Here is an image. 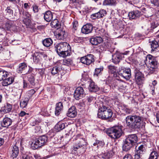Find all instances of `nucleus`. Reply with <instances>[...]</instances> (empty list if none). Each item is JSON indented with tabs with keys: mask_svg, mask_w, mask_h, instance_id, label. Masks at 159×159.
<instances>
[{
	"mask_svg": "<svg viewBox=\"0 0 159 159\" xmlns=\"http://www.w3.org/2000/svg\"><path fill=\"white\" fill-rule=\"evenodd\" d=\"M54 48L57 54L60 57H65L70 55L71 48L66 42L58 43L55 45Z\"/></svg>",
	"mask_w": 159,
	"mask_h": 159,
	"instance_id": "f257e3e1",
	"label": "nucleus"
},
{
	"mask_svg": "<svg viewBox=\"0 0 159 159\" xmlns=\"http://www.w3.org/2000/svg\"><path fill=\"white\" fill-rule=\"evenodd\" d=\"M142 119V117L139 116H128L126 118L127 125L133 129H139L141 126Z\"/></svg>",
	"mask_w": 159,
	"mask_h": 159,
	"instance_id": "f03ea898",
	"label": "nucleus"
},
{
	"mask_svg": "<svg viewBox=\"0 0 159 159\" xmlns=\"http://www.w3.org/2000/svg\"><path fill=\"white\" fill-rule=\"evenodd\" d=\"M138 138L135 134L129 135L126 137L123 146L124 151H127L137 143Z\"/></svg>",
	"mask_w": 159,
	"mask_h": 159,
	"instance_id": "7ed1b4c3",
	"label": "nucleus"
},
{
	"mask_svg": "<svg viewBox=\"0 0 159 159\" xmlns=\"http://www.w3.org/2000/svg\"><path fill=\"white\" fill-rule=\"evenodd\" d=\"M113 115L111 110L108 106L102 104L99 106L98 116L102 119H107L111 117Z\"/></svg>",
	"mask_w": 159,
	"mask_h": 159,
	"instance_id": "20e7f679",
	"label": "nucleus"
},
{
	"mask_svg": "<svg viewBox=\"0 0 159 159\" xmlns=\"http://www.w3.org/2000/svg\"><path fill=\"white\" fill-rule=\"evenodd\" d=\"M122 127L115 126L108 129L107 131V135L111 138L118 139L122 135L123 133Z\"/></svg>",
	"mask_w": 159,
	"mask_h": 159,
	"instance_id": "39448f33",
	"label": "nucleus"
},
{
	"mask_svg": "<svg viewBox=\"0 0 159 159\" xmlns=\"http://www.w3.org/2000/svg\"><path fill=\"white\" fill-rule=\"evenodd\" d=\"M75 142L73 146V150L74 151H78L79 148L86 147L87 143L84 138H83L81 135L78 134L75 137Z\"/></svg>",
	"mask_w": 159,
	"mask_h": 159,
	"instance_id": "423d86ee",
	"label": "nucleus"
},
{
	"mask_svg": "<svg viewBox=\"0 0 159 159\" xmlns=\"http://www.w3.org/2000/svg\"><path fill=\"white\" fill-rule=\"evenodd\" d=\"M48 137L43 135L35 139L34 142L31 145L32 148L34 150L46 144Z\"/></svg>",
	"mask_w": 159,
	"mask_h": 159,
	"instance_id": "0eeeda50",
	"label": "nucleus"
},
{
	"mask_svg": "<svg viewBox=\"0 0 159 159\" xmlns=\"http://www.w3.org/2000/svg\"><path fill=\"white\" fill-rule=\"evenodd\" d=\"M150 59L149 64L148 67L147 72L149 74L155 73L157 71L158 63L156 60L152 55H149L148 57Z\"/></svg>",
	"mask_w": 159,
	"mask_h": 159,
	"instance_id": "6e6552de",
	"label": "nucleus"
},
{
	"mask_svg": "<svg viewBox=\"0 0 159 159\" xmlns=\"http://www.w3.org/2000/svg\"><path fill=\"white\" fill-rule=\"evenodd\" d=\"M8 75V72L4 70H0V81L3 80L2 84L4 86H7L12 84L14 80L13 77H10L6 79Z\"/></svg>",
	"mask_w": 159,
	"mask_h": 159,
	"instance_id": "1a4fd4ad",
	"label": "nucleus"
},
{
	"mask_svg": "<svg viewBox=\"0 0 159 159\" xmlns=\"http://www.w3.org/2000/svg\"><path fill=\"white\" fill-rule=\"evenodd\" d=\"M2 27V29L7 31L16 32L17 30V26L16 25L15 22L8 19L4 22Z\"/></svg>",
	"mask_w": 159,
	"mask_h": 159,
	"instance_id": "9d476101",
	"label": "nucleus"
},
{
	"mask_svg": "<svg viewBox=\"0 0 159 159\" xmlns=\"http://www.w3.org/2000/svg\"><path fill=\"white\" fill-rule=\"evenodd\" d=\"M33 71V69L30 66H27L26 64L24 63L19 64L17 72L19 73H22L23 75L27 74L30 73Z\"/></svg>",
	"mask_w": 159,
	"mask_h": 159,
	"instance_id": "9b49d317",
	"label": "nucleus"
},
{
	"mask_svg": "<svg viewBox=\"0 0 159 159\" xmlns=\"http://www.w3.org/2000/svg\"><path fill=\"white\" fill-rule=\"evenodd\" d=\"M119 75L126 80H128L131 77L130 69L129 68H120L118 71Z\"/></svg>",
	"mask_w": 159,
	"mask_h": 159,
	"instance_id": "f8f14e48",
	"label": "nucleus"
},
{
	"mask_svg": "<svg viewBox=\"0 0 159 159\" xmlns=\"http://www.w3.org/2000/svg\"><path fill=\"white\" fill-rule=\"evenodd\" d=\"M117 148L116 146H112L111 149L108 152L102 154L100 157L103 159H109L112 157L113 156L117 151Z\"/></svg>",
	"mask_w": 159,
	"mask_h": 159,
	"instance_id": "ddd939ff",
	"label": "nucleus"
},
{
	"mask_svg": "<svg viewBox=\"0 0 159 159\" xmlns=\"http://www.w3.org/2000/svg\"><path fill=\"white\" fill-rule=\"evenodd\" d=\"M47 57V55L45 52H35L33 55V61L35 63H38L42 59V58L46 59Z\"/></svg>",
	"mask_w": 159,
	"mask_h": 159,
	"instance_id": "4468645a",
	"label": "nucleus"
},
{
	"mask_svg": "<svg viewBox=\"0 0 159 159\" xmlns=\"http://www.w3.org/2000/svg\"><path fill=\"white\" fill-rule=\"evenodd\" d=\"M93 57V56L92 54L88 55L81 57L80 61L82 63L88 65L94 61Z\"/></svg>",
	"mask_w": 159,
	"mask_h": 159,
	"instance_id": "2eb2a0df",
	"label": "nucleus"
},
{
	"mask_svg": "<svg viewBox=\"0 0 159 159\" xmlns=\"http://www.w3.org/2000/svg\"><path fill=\"white\" fill-rule=\"evenodd\" d=\"M136 81L138 85L142 84L144 80V75L139 70L136 69L134 71Z\"/></svg>",
	"mask_w": 159,
	"mask_h": 159,
	"instance_id": "dca6fc26",
	"label": "nucleus"
},
{
	"mask_svg": "<svg viewBox=\"0 0 159 159\" xmlns=\"http://www.w3.org/2000/svg\"><path fill=\"white\" fill-rule=\"evenodd\" d=\"M84 95L85 93L83 88L81 87H78L75 91L74 96L75 99L78 100Z\"/></svg>",
	"mask_w": 159,
	"mask_h": 159,
	"instance_id": "f3484780",
	"label": "nucleus"
},
{
	"mask_svg": "<svg viewBox=\"0 0 159 159\" xmlns=\"http://www.w3.org/2000/svg\"><path fill=\"white\" fill-rule=\"evenodd\" d=\"M124 57V54L119 52H116L112 55V61L115 64L118 63L122 57Z\"/></svg>",
	"mask_w": 159,
	"mask_h": 159,
	"instance_id": "a211bd4d",
	"label": "nucleus"
},
{
	"mask_svg": "<svg viewBox=\"0 0 159 159\" xmlns=\"http://www.w3.org/2000/svg\"><path fill=\"white\" fill-rule=\"evenodd\" d=\"M23 21L24 23L27 26H28L31 23V15L28 12L25 11H23Z\"/></svg>",
	"mask_w": 159,
	"mask_h": 159,
	"instance_id": "6ab92c4d",
	"label": "nucleus"
},
{
	"mask_svg": "<svg viewBox=\"0 0 159 159\" xmlns=\"http://www.w3.org/2000/svg\"><path fill=\"white\" fill-rule=\"evenodd\" d=\"M93 30V26L91 24H87L84 25L81 29L82 32L87 34L91 33Z\"/></svg>",
	"mask_w": 159,
	"mask_h": 159,
	"instance_id": "aec40b11",
	"label": "nucleus"
},
{
	"mask_svg": "<svg viewBox=\"0 0 159 159\" xmlns=\"http://www.w3.org/2000/svg\"><path fill=\"white\" fill-rule=\"evenodd\" d=\"M141 15V12L140 11L135 10L129 12L128 13V16L130 20L135 19L139 18Z\"/></svg>",
	"mask_w": 159,
	"mask_h": 159,
	"instance_id": "412c9836",
	"label": "nucleus"
},
{
	"mask_svg": "<svg viewBox=\"0 0 159 159\" xmlns=\"http://www.w3.org/2000/svg\"><path fill=\"white\" fill-rule=\"evenodd\" d=\"M112 80V77L110 76H108L107 77V80L106 83L107 84H111V85L110 86V88H112L113 89H117L118 87V84L116 83H117L118 81H119V80L118 79H116L114 80L111 83V80Z\"/></svg>",
	"mask_w": 159,
	"mask_h": 159,
	"instance_id": "4be33fe9",
	"label": "nucleus"
},
{
	"mask_svg": "<svg viewBox=\"0 0 159 159\" xmlns=\"http://www.w3.org/2000/svg\"><path fill=\"white\" fill-rule=\"evenodd\" d=\"M107 14L106 11L104 9L100 10L98 12L92 14L91 17L93 19L103 17Z\"/></svg>",
	"mask_w": 159,
	"mask_h": 159,
	"instance_id": "5701e85b",
	"label": "nucleus"
},
{
	"mask_svg": "<svg viewBox=\"0 0 159 159\" xmlns=\"http://www.w3.org/2000/svg\"><path fill=\"white\" fill-rule=\"evenodd\" d=\"M103 41V40L101 37L96 36L93 37L90 39V42L92 45H97L100 44Z\"/></svg>",
	"mask_w": 159,
	"mask_h": 159,
	"instance_id": "b1692460",
	"label": "nucleus"
},
{
	"mask_svg": "<svg viewBox=\"0 0 159 159\" xmlns=\"http://www.w3.org/2000/svg\"><path fill=\"white\" fill-rule=\"evenodd\" d=\"M16 144H17L16 143L12 148V153L11 158L12 159H18L17 157L19 154V149Z\"/></svg>",
	"mask_w": 159,
	"mask_h": 159,
	"instance_id": "393cba45",
	"label": "nucleus"
},
{
	"mask_svg": "<svg viewBox=\"0 0 159 159\" xmlns=\"http://www.w3.org/2000/svg\"><path fill=\"white\" fill-rule=\"evenodd\" d=\"M12 123L11 119L8 117H5L3 118L2 121L1 122V125L2 127L8 128L11 125Z\"/></svg>",
	"mask_w": 159,
	"mask_h": 159,
	"instance_id": "a878e982",
	"label": "nucleus"
},
{
	"mask_svg": "<svg viewBox=\"0 0 159 159\" xmlns=\"http://www.w3.org/2000/svg\"><path fill=\"white\" fill-rule=\"evenodd\" d=\"M61 65H59L55 66H54L50 69L51 73L52 75H55V74H58L60 72L61 70Z\"/></svg>",
	"mask_w": 159,
	"mask_h": 159,
	"instance_id": "bb28decb",
	"label": "nucleus"
},
{
	"mask_svg": "<svg viewBox=\"0 0 159 159\" xmlns=\"http://www.w3.org/2000/svg\"><path fill=\"white\" fill-rule=\"evenodd\" d=\"M77 115V112L75 107L72 106L70 108L67 113V115L69 117L74 118Z\"/></svg>",
	"mask_w": 159,
	"mask_h": 159,
	"instance_id": "cd10ccee",
	"label": "nucleus"
},
{
	"mask_svg": "<svg viewBox=\"0 0 159 159\" xmlns=\"http://www.w3.org/2000/svg\"><path fill=\"white\" fill-rule=\"evenodd\" d=\"M12 109V106L10 104L7 103L1 107L0 111L7 113L10 112Z\"/></svg>",
	"mask_w": 159,
	"mask_h": 159,
	"instance_id": "c85d7f7f",
	"label": "nucleus"
},
{
	"mask_svg": "<svg viewBox=\"0 0 159 159\" xmlns=\"http://www.w3.org/2000/svg\"><path fill=\"white\" fill-rule=\"evenodd\" d=\"M67 125L66 123L58 122L55 126V129L57 132L60 131L64 129Z\"/></svg>",
	"mask_w": 159,
	"mask_h": 159,
	"instance_id": "c756f323",
	"label": "nucleus"
},
{
	"mask_svg": "<svg viewBox=\"0 0 159 159\" xmlns=\"http://www.w3.org/2000/svg\"><path fill=\"white\" fill-rule=\"evenodd\" d=\"M56 106L55 114L56 115L58 116L63 110V104L61 102H60L57 103Z\"/></svg>",
	"mask_w": 159,
	"mask_h": 159,
	"instance_id": "7c9ffc66",
	"label": "nucleus"
},
{
	"mask_svg": "<svg viewBox=\"0 0 159 159\" xmlns=\"http://www.w3.org/2000/svg\"><path fill=\"white\" fill-rule=\"evenodd\" d=\"M89 89V91L91 92H96L98 90L99 88L98 87L97 85H96L95 83L92 80L90 82Z\"/></svg>",
	"mask_w": 159,
	"mask_h": 159,
	"instance_id": "2f4dec72",
	"label": "nucleus"
},
{
	"mask_svg": "<svg viewBox=\"0 0 159 159\" xmlns=\"http://www.w3.org/2000/svg\"><path fill=\"white\" fill-rule=\"evenodd\" d=\"M44 18L47 22L50 21L53 18L52 13L50 11H46L44 14Z\"/></svg>",
	"mask_w": 159,
	"mask_h": 159,
	"instance_id": "473e14b6",
	"label": "nucleus"
},
{
	"mask_svg": "<svg viewBox=\"0 0 159 159\" xmlns=\"http://www.w3.org/2000/svg\"><path fill=\"white\" fill-rule=\"evenodd\" d=\"M26 76L28 78V80L30 84L34 86L35 85L34 75L33 74H29L28 73L25 77Z\"/></svg>",
	"mask_w": 159,
	"mask_h": 159,
	"instance_id": "72a5a7b5",
	"label": "nucleus"
},
{
	"mask_svg": "<svg viewBox=\"0 0 159 159\" xmlns=\"http://www.w3.org/2000/svg\"><path fill=\"white\" fill-rule=\"evenodd\" d=\"M67 34L64 30L60 31L56 35L57 39L61 40H64Z\"/></svg>",
	"mask_w": 159,
	"mask_h": 159,
	"instance_id": "f704fd0d",
	"label": "nucleus"
},
{
	"mask_svg": "<svg viewBox=\"0 0 159 159\" xmlns=\"http://www.w3.org/2000/svg\"><path fill=\"white\" fill-rule=\"evenodd\" d=\"M108 72L109 73L113 74V76H115L116 75L117 73H118L117 70V67L114 66L110 65L108 66Z\"/></svg>",
	"mask_w": 159,
	"mask_h": 159,
	"instance_id": "c9c22d12",
	"label": "nucleus"
},
{
	"mask_svg": "<svg viewBox=\"0 0 159 159\" xmlns=\"http://www.w3.org/2000/svg\"><path fill=\"white\" fill-rule=\"evenodd\" d=\"M4 13L6 16L7 17H10L13 16V11L12 7L10 6L7 7L5 9Z\"/></svg>",
	"mask_w": 159,
	"mask_h": 159,
	"instance_id": "e433bc0d",
	"label": "nucleus"
},
{
	"mask_svg": "<svg viewBox=\"0 0 159 159\" xmlns=\"http://www.w3.org/2000/svg\"><path fill=\"white\" fill-rule=\"evenodd\" d=\"M29 99L30 98H26L24 100H21L20 102V107L22 108H25L27 106Z\"/></svg>",
	"mask_w": 159,
	"mask_h": 159,
	"instance_id": "4c0bfd02",
	"label": "nucleus"
},
{
	"mask_svg": "<svg viewBox=\"0 0 159 159\" xmlns=\"http://www.w3.org/2000/svg\"><path fill=\"white\" fill-rule=\"evenodd\" d=\"M33 158L32 154L28 152L22 153L20 156V159H33Z\"/></svg>",
	"mask_w": 159,
	"mask_h": 159,
	"instance_id": "58836bf2",
	"label": "nucleus"
},
{
	"mask_svg": "<svg viewBox=\"0 0 159 159\" xmlns=\"http://www.w3.org/2000/svg\"><path fill=\"white\" fill-rule=\"evenodd\" d=\"M51 25L52 27H54L56 29H58L60 27V23L57 19H54L51 23Z\"/></svg>",
	"mask_w": 159,
	"mask_h": 159,
	"instance_id": "ea45409f",
	"label": "nucleus"
},
{
	"mask_svg": "<svg viewBox=\"0 0 159 159\" xmlns=\"http://www.w3.org/2000/svg\"><path fill=\"white\" fill-rule=\"evenodd\" d=\"M52 42V41L51 39L47 38L43 41V43L45 46L48 47L51 46Z\"/></svg>",
	"mask_w": 159,
	"mask_h": 159,
	"instance_id": "a19ab883",
	"label": "nucleus"
},
{
	"mask_svg": "<svg viewBox=\"0 0 159 159\" xmlns=\"http://www.w3.org/2000/svg\"><path fill=\"white\" fill-rule=\"evenodd\" d=\"M145 148L142 145L138 147V149H136V152L138 154L143 155L145 153Z\"/></svg>",
	"mask_w": 159,
	"mask_h": 159,
	"instance_id": "79ce46f5",
	"label": "nucleus"
},
{
	"mask_svg": "<svg viewBox=\"0 0 159 159\" xmlns=\"http://www.w3.org/2000/svg\"><path fill=\"white\" fill-rule=\"evenodd\" d=\"M116 4V0H104L103 2L104 5H115Z\"/></svg>",
	"mask_w": 159,
	"mask_h": 159,
	"instance_id": "37998d69",
	"label": "nucleus"
},
{
	"mask_svg": "<svg viewBox=\"0 0 159 159\" xmlns=\"http://www.w3.org/2000/svg\"><path fill=\"white\" fill-rule=\"evenodd\" d=\"M159 156V153H158L155 150H153L150 153L148 159H157Z\"/></svg>",
	"mask_w": 159,
	"mask_h": 159,
	"instance_id": "c03bdc74",
	"label": "nucleus"
},
{
	"mask_svg": "<svg viewBox=\"0 0 159 159\" xmlns=\"http://www.w3.org/2000/svg\"><path fill=\"white\" fill-rule=\"evenodd\" d=\"M116 83L118 84L117 89L119 90L120 91H121L124 89L125 87L124 85V83L123 81L119 80V81H118L117 83Z\"/></svg>",
	"mask_w": 159,
	"mask_h": 159,
	"instance_id": "a18cd8bd",
	"label": "nucleus"
},
{
	"mask_svg": "<svg viewBox=\"0 0 159 159\" xmlns=\"http://www.w3.org/2000/svg\"><path fill=\"white\" fill-rule=\"evenodd\" d=\"M151 48L152 51H154L159 47V45L157 42L156 41H153L151 44Z\"/></svg>",
	"mask_w": 159,
	"mask_h": 159,
	"instance_id": "49530a36",
	"label": "nucleus"
},
{
	"mask_svg": "<svg viewBox=\"0 0 159 159\" xmlns=\"http://www.w3.org/2000/svg\"><path fill=\"white\" fill-rule=\"evenodd\" d=\"M73 61L70 59H65L63 60V64L64 65L69 66L72 64Z\"/></svg>",
	"mask_w": 159,
	"mask_h": 159,
	"instance_id": "de8ad7c7",
	"label": "nucleus"
},
{
	"mask_svg": "<svg viewBox=\"0 0 159 159\" xmlns=\"http://www.w3.org/2000/svg\"><path fill=\"white\" fill-rule=\"evenodd\" d=\"M103 70V67H101L100 68H97L95 70L94 74V76H98L101 74V72Z\"/></svg>",
	"mask_w": 159,
	"mask_h": 159,
	"instance_id": "09e8293b",
	"label": "nucleus"
},
{
	"mask_svg": "<svg viewBox=\"0 0 159 159\" xmlns=\"http://www.w3.org/2000/svg\"><path fill=\"white\" fill-rule=\"evenodd\" d=\"M75 5L80 7V5L82 3L81 0H72Z\"/></svg>",
	"mask_w": 159,
	"mask_h": 159,
	"instance_id": "8fccbe9b",
	"label": "nucleus"
},
{
	"mask_svg": "<svg viewBox=\"0 0 159 159\" xmlns=\"http://www.w3.org/2000/svg\"><path fill=\"white\" fill-rule=\"evenodd\" d=\"M36 91L34 89H31L27 92L29 98L31 97L32 95L35 93Z\"/></svg>",
	"mask_w": 159,
	"mask_h": 159,
	"instance_id": "3c124183",
	"label": "nucleus"
},
{
	"mask_svg": "<svg viewBox=\"0 0 159 159\" xmlns=\"http://www.w3.org/2000/svg\"><path fill=\"white\" fill-rule=\"evenodd\" d=\"M33 10L34 13L38 12L39 10L38 6L36 4H34L32 6Z\"/></svg>",
	"mask_w": 159,
	"mask_h": 159,
	"instance_id": "603ef678",
	"label": "nucleus"
},
{
	"mask_svg": "<svg viewBox=\"0 0 159 159\" xmlns=\"http://www.w3.org/2000/svg\"><path fill=\"white\" fill-rule=\"evenodd\" d=\"M151 2L155 6L159 7V0H151Z\"/></svg>",
	"mask_w": 159,
	"mask_h": 159,
	"instance_id": "864d4df0",
	"label": "nucleus"
},
{
	"mask_svg": "<svg viewBox=\"0 0 159 159\" xmlns=\"http://www.w3.org/2000/svg\"><path fill=\"white\" fill-rule=\"evenodd\" d=\"M28 115L29 114L28 113H26L25 112L23 111H21L20 113L19 114V116L21 117H23L25 116L27 117Z\"/></svg>",
	"mask_w": 159,
	"mask_h": 159,
	"instance_id": "5fc2aeb1",
	"label": "nucleus"
},
{
	"mask_svg": "<svg viewBox=\"0 0 159 159\" xmlns=\"http://www.w3.org/2000/svg\"><path fill=\"white\" fill-rule=\"evenodd\" d=\"M109 87L108 85H106L103 88H102L101 90L104 92H107L108 90V89H107V88Z\"/></svg>",
	"mask_w": 159,
	"mask_h": 159,
	"instance_id": "6e6d98bb",
	"label": "nucleus"
},
{
	"mask_svg": "<svg viewBox=\"0 0 159 159\" xmlns=\"http://www.w3.org/2000/svg\"><path fill=\"white\" fill-rule=\"evenodd\" d=\"M102 142L98 140H96V142L93 144L94 146H97V147H98L100 145V144H102Z\"/></svg>",
	"mask_w": 159,
	"mask_h": 159,
	"instance_id": "4d7b16f0",
	"label": "nucleus"
},
{
	"mask_svg": "<svg viewBox=\"0 0 159 159\" xmlns=\"http://www.w3.org/2000/svg\"><path fill=\"white\" fill-rule=\"evenodd\" d=\"M73 27L75 30H76L78 26V22L77 21H75L73 22Z\"/></svg>",
	"mask_w": 159,
	"mask_h": 159,
	"instance_id": "13d9d810",
	"label": "nucleus"
},
{
	"mask_svg": "<svg viewBox=\"0 0 159 159\" xmlns=\"http://www.w3.org/2000/svg\"><path fill=\"white\" fill-rule=\"evenodd\" d=\"M123 159H133L132 156L129 154H126L124 157Z\"/></svg>",
	"mask_w": 159,
	"mask_h": 159,
	"instance_id": "bf43d9fd",
	"label": "nucleus"
},
{
	"mask_svg": "<svg viewBox=\"0 0 159 159\" xmlns=\"http://www.w3.org/2000/svg\"><path fill=\"white\" fill-rule=\"evenodd\" d=\"M142 155L137 153L135 155V159H142Z\"/></svg>",
	"mask_w": 159,
	"mask_h": 159,
	"instance_id": "052dcab7",
	"label": "nucleus"
},
{
	"mask_svg": "<svg viewBox=\"0 0 159 159\" xmlns=\"http://www.w3.org/2000/svg\"><path fill=\"white\" fill-rule=\"evenodd\" d=\"M29 84L24 80H23V88L25 89L29 88Z\"/></svg>",
	"mask_w": 159,
	"mask_h": 159,
	"instance_id": "680f3d73",
	"label": "nucleus"
},
{
	"mask_svg": "<svg viewBox=\"0 0 159 159\" xmlns=\"http://www.w3.org/2000/svg\"><path fill=\"white\" fill-rule=\"evenodd\" d=\"M35 132L36 133H40L41 132V130L40 127L39 126H36L35 128Z\"/></svg>",
	"mask_w": 159,
	"mask_h": 159,
	"instance_id": "e2e57ef3",
	"label": "nucleus"
},
{
	"mask_svg": "<svg viewBox=\"0 0 159 159\" xmlns=\"http://www.w3.org/2000/svg\"><path fill=\"white\" fill-rule=\"evenodd\" d=\"M30 5L29 3H25L24 4V8L26 9H28L30 8Z\"/></svg>",
	"mask_w": 159,
	"mask_h": 159,
	"instance_id": "0e129e2a",
	"label": "nucleus"
},
{
	"mask_svg": "<svg viewBox=\"0 0 159 159\" xmlns=\"http://www.w3.org/2000/svg\"><path fill=\"white\" fill-rule=\"evenodd\" d=\"M94 98L92 97H88L87 98V100L89 102H91L93 100Z\"/></svg>",
	"mask_w": 159,
	"mask_h": 159,
	"instance_id": "69168bd1",
	"label": "nucleus"
},
{
	"mask_svg": "<svg viewBox=\"0 0 159 159\" xmlns=\"http://www.w3.org/2000/svg\"><path fill=\"white\" fill-rule=\"evenodd\" d=\"M45 26L44 25H39L37 27V29L39 30H41L44 29Z\"/></svg>",
	"mask_w": 159,
	"mask_h": 159,
	"instance_id": "338daca9",
	"label": "nucleus"
},
{
	"mask_svg": "<svg viewBox=\"0 0 159 159\" xmlns=\"http://www.w3.org/2000/svg\"><path fill=\"white\" fill-rule=\"evenodd\" d=\"M125 111L126 113H130L131 112V110L129 108H126L125 109Z\"/></svg>",
	"mask_w": 159,
	"mask_h": 159,
	"instance_id": "774afa93",
	"label": "nucleus"
}]
</instances>
